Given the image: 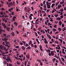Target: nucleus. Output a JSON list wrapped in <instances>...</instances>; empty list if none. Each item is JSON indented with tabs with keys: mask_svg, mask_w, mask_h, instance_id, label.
I'll use <instances>...</instances> for the list:
<instances>
[{
	"mask_svg": "<svg viewBox=\"0 0 66 66\" xmlns=\"http://www.w3.org/2000/svg\"><path fill=\"white\" fill-rule=\"evenodd\" d=\"M6 4L7 5H8V7H10L11 5H13V2H11L9 3L8 2H7L6 3Z\"/></svg>",
	"mask_w": 66,
	"mask_h": 66,
	"instance_id": "nucleus-1",
	"label": "nucleus"
},
{
	"mask_svg": "<svg viewBox=\"0 0 66 66\" xmlns=\"http://www.w3.org/2000/svg\"><path fill=\"white\" fill-rule=\"evenodd\" d=\"M51 54H50V55L49 56H50L51 55H52V56H53L54 55V53H53V51H51Z\"/></svg>",
	"mask_w": 66,
	"mask_h": 66,
	"instance_id": "nucleus-2",
	"label": "nucleus"
},
{
	"mask_svg": "<svg viewBox=\"0 0 66 66\" xmlns=\"http://www.w3.org/2000/svg\"><path fill=\"white\" fill-rule=\"evenodd\" d=\"M47 9H50L51 7L50 5L49 4H47Z\"/></svg>",
	"mask_w": 66,
	"mask_h": 66,
	"instance_id": "nucleus-3",
	"label": "nucleus"
},
{
	"mask_svg": "<svg viewBox=\"0 0 66 66\" xmlns=\"http://www.w3.org/2000/svg\"><path fill=\"white\" fill-rule=\"evenodd\" d=\"M3 46L2 45H0V49H1V50H3Z\"/></svg>",
	"mask_w": 66,
	"mask_h": 66,
	"instance_id": "nucleus-4",
	"label": "nucleus"
},
{
	"mask_svg": "<svg viewBox=\"0 0 66 66\" xmlns=\"http://www.w3.org/2000/svg\"><path fill=\"white\" fill-rule=\"evenodd\" d=\"M6 29L8 31H9V32L10 31V30L11 29V28H10L7 27L6 28Z\"/></svg>",
	"mask_w": 66,
	"mask_h": 66,
	"instance_id": "nucleus-5",
	"label": "nucleus"
},
{
	"mask_svg": "<svg viewBox=\"0 0 66 66\" xmlns=\"http://www.w3.org/2000/svg\"><path fill=\"white\" fill-rule=\"evenodd\" d=\"M7 63L6 61L5 60H4L3 62V64H4V65H6Z\"/></svg>",
	"mask_w": 66,
	"mask_h": 66,
	"instance_id": "nucleus-6",
	"label": "nucleus"
},
{
	"mask_svg": "<svg viewBox=\"0 0 66 66\" xmlns=\"http://www.w3.org/2000/svg\"><path fill=\"white\" fill-rule=\"evenodd\" d=\"M57 7H58V10H59V9H60V8H61V7H62V5H58L57 6Z\"/></svg>",
	"mask_w": 66,
	"mask_h": 66,
	"instance_id": "nucleus-7",
	"label": "nucleus"
},
{
	"mask_svg": "<svg viewBox=\"0 0 66 66\" xmlns=\"http://www.w3.org/2000/svg\"><path fill=\"white\" fill-rule=\"evenodd\" d=\"M21 49L22 50L24 51V50H25V47L24 46H22L21 47Z\"/></svg>",
	"mask_w": 66,
	"mask_h": 66,
	"instance_id": "nucleus-8",
	"label": "nucleus"
},
{
	"mask_svg": "<svg viewBox=\"0 0 66 66\" xmlns=\"http://www.w3.org/2000/svg\"><path fill=\"white\" fill-rule=\"evenodd\" d=\"M61 20V18L59 17H58L57 19H56L57 20H58V21H59V20Z\"/></svg>",
	"mask_w": 66,
	"mask_h": 66,
	"instance_id": "nucleus-9",
	"label": "nucleus"
},
{
	"mask_svg": "<svg viewBox=\"0 0 66 66\" xmlns=\"http://www.w3.org/2000/svg\"><path fill=\"white\" fill-rule=\"evenodd\" d=\"M18 23H17L16 22H14V24H15V26H17V24H18Z\"/></svg>",
	"mask_w": 66,
	"mask_h": 66,
	"instance_id": "nucleus-10",
	"label": "nucleus"
},
{
	"mask_svg": "<svg viewBox=\"0 0 66 66\" xmlns=\"http://www.w3.org/2000/svg\"><path fill=\"white\" fill-rule=\"evenodd\" d=\"M61 59L62 60V61H63V62H64L65 61V59L63 58V57H62L61 58Z\"/></svg>",
	"mask_w": 66,
	"mask_h": 66,
	"instance_id": "nucleus-11",
	"label": "nucleus"
},
{
	"mask_svg": "<svg viewBox=\"0 0 66 66\" xmlns=\"http://www.w3.org/2000/svg\"><path fill=\"white\" fill-rule=\"evenodd\" d=\"M44 8V9H47V7H46V5L45 4L44 5H43Z\"/></svg>",
	"mask_w": 66,
	"mask_h": 66,
	"instance_id": "nucleus-12",
	"label": "nucleus"
},
{
	"mask_svg": "<svg viewBox=\"0 0 66 66\" xmlns=\"http://www.w3.org/2000/svg\"><path fill=\"white\" fill-rule=\"evenodd\" d=\"M59 25H60V26H61V24H62V22H61V21H59Z\"/></svg>",
	"mask_w": 66,
	"mask_h": 66,
	"instance_id": "nucleus-13",
	"label": "nucleus"
},
{
	"mask_svg": "<svg viewBox=\"0 0 66 66\" xmlns=\"http://www.w3.org/2000/svg\"><path fill=\"white\" fill-rule=\"evenodd\" d=\"M54 42L55 44H59V42H57V40H56V41L54 40Z\"/></svg>",
	"mask_w": 66,
	"mask_h": 66,
	"instance_id": "nucleus-14",
	"label": "nucleus"
},
{
	"mask_svg": "<svg viewBox=\"0 0 66 66\" xmlns=\"http://www.w3.org/2000/svg\"><path fill=\"white\" fill-rule=\"evenodd\" d=\"M57 30H56V29H54V28H53V32H55V31H56Z\"/></svg>",
	"mask_w": 66,
	"mask_h": 66,
	"instance_id": "nucleus-15",
	"label": "nucleus"
},
{
	"mask_svg": "<svg viewBox=\"0 0 66 66\" xmlns=\"http://www.w3.org/2000/svg\"><path fill=\"white\" fill-rule=\"evenodd\" d=\"M29 18L30 20H31V19H32V16H31L29 15Z\"/></svg>",
	"mask_w": 66,
	"mask_h": 66,
	"instance_id": "nucleus-16",
	"label": "nucleus"
},
{
	"mask_svg": "<svg viewBox=\"0 0 66 66\" xmlns=\"http://www.w3.org/2000/svg\"><path fill=\"white\" fill-rule=\"evenodd\" d=\"M11 34H12V36H14L15 35V34H14V32H12V33H11Z\"/></svg>",
	"mask_w": 66,
	"mask_h": 66,
	"instance_id": "nucleus-17",
	"label": "nucleus"
},
{
	"mask_svg": "<svg viewBox=\"0 0 66 66\" xmlns=\"http://www.w3.org/2000/svg\"><path fill=\"white\" fill-rule=\"evenodd\" d=\"M44 43L45 44H48V42L47 40H44Z\"/></svg>",
	"mask_w": 66,
	"mask_h": 66,
	"instance_id": "nucleus-18",
	"label": "nucleus"
},
{
	"mask_svg": "<svg viewBox=\"0 0 66 66\" xmlns=\"http://www.w3.org/2000/svg\"><path fill=\"white\" fill-rule=\"evenodd\" d=\"M59 40H60V42H61V43H63V40L61 39H59Z\"/></svg>",
	"mask_w": 66,
	"mask_h": 66,
	"instance_id": "nucleus-19",
	"label": "nucleus"
},
{
	"mask_svg": "<svg viewBox=\"0 0 66 66\" xmlns=\"http://www.w3.org/2000/svg\"><path fill=\"white\" fill-rule=\"evenodd\" d=\"M48 52H49V56L50 55V52L51 51V50H50L48 49Z\"/></svg>",
	"mask_w": 66,
	"mask_h": 66,
	"instance_id": "nucleus-20",
	"label": "nucleus"
},
{
	"mask_svg": "<svg viewBox=\"0 0 66 66\" xmlns=\"http://www.w3.org/2000/svg\"><path fill=\"white\" fill-rule=\"evenodd\" d=\"M31 48V47L29 46L28 47H27V48H26V49H30Z\"/></svg>",
	"mask_w": 66,
	"mask_h": 66,
	"instance_id": "nucleus-21",
	"label": "nucleus"
},
{
	"mask_svg": "<svg viewBox=\"0 0 66 66\" xmlns=\"http://www.w3.org/2000/svg\"><path fill=\"white\" fill-rule=\"evenodd\" d=\"M55 5V4L54 3H53L52 4V5H51V7L52 8L53 6H54V5Z\"/></svg>",
	"mask_w": 66,
	"mask_h": 66,
	"instance_id": "nucleus-22",
	"label": "nucleus"
},
{
	"mask_svg": "<svg viewBox=\"0 0 66 66\" xmlns=\"http://www.w3.org/2000/svg\"><path fill=\"white\" fill-rule=\"evenodd\" d=\"M56 60V59L55 58H54L53 59H52V61L53 62H55V60Z\"/></svg>",
	"mask_w": 66,
	"mask_h": 66,
	"instance_id": "nucleus-23",
	"label": "nucleus"
},
{
	"mask_svg": "<svg viewBox=\"0 0 66 66\" xmlns=\"http://www.w3.org/2000/svg\"><path fill=\"white\" fill-rule=\"evenodd\" d=\"M58 30H59V32H60L62 30V29L61 28H58Z\"/></svg>",
	"mask_w": 66,
	"mask_h": 66,
	"instance_id": "nucleus-24",
	"label": "nucleus"
},
{
	"mask_svg": "<svg viewBox=\"0 0 66 66\" xmlns=\"http://www.w3.org/2000/svg\"><path fill=\"white\" fill-rule=\"evenodd\" d=\"M35 35H36V37H37L38 35H37V33L36 32H35Z\"/></svg>",
	"mask_w": 66,
	"mask_h": 66,
	"instance_id": "nucleus-25",
	"label": "nucleus"
},
{
	"mask_svg": "<svg viewBox=\"0 0 66 66\" xmlns=\"http://www.w3.org/2000/svg\"><path fill=\"white\" fill-rule=\"evenodd\" d=\"M57 47H58L59 48V49H61V47H60V45H57Z\"/></svg>",
	"mask_w": 66,
	"mask_h": 66,
	"instance_id": "nucleus-26",
	"label": "nucleus"
},
{
	"mask_svg": "<svg viewBox=\"0 0 66 66\" xmlns=\"http://www.w3.org/2000/svg\"><path fill=\"white\" fill-rule=\"evenodd\" d=\"M65 30H66V28L65 27H64V28H63L62 29V31H64Z\"/></svg>",
	"mask_w": 66,
	"mask_h": 66,
	"instance_id": "nucleus-27",
	"label": "nucleus"
},
{
	"mask_svg": "<svg viewBox=\"0 0 66 66\" xmlns=\"http://www.w3.org/2000/svg\"><path fill=\"white\" fill-rule=\"evenodd\" d=\"M48 37V38L50 39H51V38H52V37H51V36H50V35H49V36Z\"/></svg>",
	"mask_w": 66,
	"mask_h": 66,
	"instance_id": "nucleus-28",
	"label": "nucleus"
},
{
	"mask_svg": "<svg viewBox=\"0 0 66 66\" xmlns=\"http://www.w3.org/2000/svg\"><path fill=\"white\" fill-rule=\"evenodd\" d=\"M23 36L24 37H26L27 36V34L26 33L24 35H23Z\"/></svg>",
	"mask_w": 66,
	"mask_h": 66,
	"instance_id": "nucleus-29",
	"label": "nucleus"
},
{
	"mask_svg": "<svg viewBox=\"0 0 66 66\" xmlns=\"http://www.w3.org/2000/svg\"><path fill=\"white\" fill-rule=\"evenodd\" d=\"M16 63L18 65H20V62H19L18 61H17Z\"/></svg>",
	"mask_w": 66,
	"mask_h": 66,
	"instance_id": "nucleus-30",
	"label": "nucleus"
},
{
	"mask_svg": "<svg viewBox=\"0 0 66 66\" xmlns=\"http://www.w3.org/2000/svg\"><path fill=\"white\" fill-rule=\"evenodd\" d=\"M22 43H23V44H26V42L24 41H22Z\"/></svg>",
	"mask_w": 66,
	"mask_h": 66,
	"instance_id": "nucleus-31",
	"label": "nucleus"
},
{
	"mask_svg": "<svg viewBox=\"0 0 66 66\" xmlns=\"http://www.w3.org/2000/svg\"><path fill=\"white\" fill-rule=\"evenodd\" d=\"M32 44V42H31V41H30L28 43V44L29 45H31V44Z\"/></svg>",
	"mask_w": 66,
	"mask_h": 66,
	"instance_id": "nucleus-32",
	"label": "nucleus"
},
{
	"mask_svg": "<svg viewBox=\"0 0 66 66\" xmlns=\"http://www.w3.org/2000/svg\"><path fill=\"white\" fill-rule=\"evenodd\" d=\"M35 51L36 52H37V53H39V52L38 51V50L37 49H36L35 50Z\"/></svg>",
	"mask_w": 66,
	"mask_h": 66,
	"instance_id": "nucleus-33",
	"label": "nucleus"
},
{
	"mask_svg": "<svg viewBox=\"0 0 66 66\" xmlns=\"http://www.w3.org/2000/svg\"><path fill=\"white\" fill-rule=\"evenodd\" d=\"M48 26H51L52 25V24L50 23H48Z\"/></svg>",
	"mask_w": 66,
	"mask_h": 66,
	"instance_id": "nucleus-34",
	"label": "nucleus"
},
{
	"mask_svg": "<svg viewBox=\"0 0 66 66\" xmlns=\"http://www.w3.org/2000/svg\"><path fill=\"white\" fill-rule=\"evenodd\" d=\"M31 47L32 48V47H34V45L33 44H32L31 45Z\"/></svg>",
	"mask_w": 66,
	"mask_h": 66,
	"instance_id": "nucleus-35",
	"label": "nucleus"
},
{
	"mask_svg": "<svg viewBox=\"0 0 66 66\" xmlns=\"http://www.w3.org/2000/svg\"><path fill=\"white\" fill-rule=\"evenodd\" d=\"M7 59H8L9 61L10 60H11V58L10 57H7Z\"/></svg>",
	"mask_w": 66,
	"mask_h": 66,
	"instance_id": "nucleus-36",
	"label": "nucleus"
},
{
	"mask_svg": "<svg viewBox=\"0 0 66 66\" xmlns=\"http://www.w3.org/2000/svg\"><path fill=\"white\" fill-rule=\"evenodd\" d=\"M0 14L1 15H3V12H1L0 13Z\"/></svg>",
	"mask_w": 66,
	"mask_h": 66,
	"instance_id": "nucleus-37",
	"label": "nucleus"
},
{
	"mask_svg": "<svg viewBox=\"0 0 66 66\" xmlns=\"http://www.w3.org/2000/svg\"><path fill=\"white\" fill-rule=\"evenodd\" d=\"M7 38H4V40L5 41H6H6H7Z\"/></svg>",
	"mask_w": 66,
	"mask_h": 66,
	"instance_id": "nucleus-38",
	"label": "nucleus"
},
{
	"mask_svg": "<svg viewBox=\"0 0 66 66\" xmlns=\"http://www.w3.org/2000/svg\"><path fill=\"white\" fill-rule=\"evenodd\" d=\"M28 34L29 36H30V32H27V35H28Z\"/></svg>",
	"mask_w": 66,
	"mask_h": 66,
	"instance_id": "nucleus-39",
	"label": "nucleus"
},
{
	"mask_svg": "<svg viewBox=\"0 0 66 66\" xmlns=\"http://www.w3.org/2000/svg\"><path fill=\"white\" fill-rule=\"evenodd\" d=\"M0 2L2 4H4V2H3L2 1H0Z\"/></svg>",
	"mask_w": 66,
	"mask_h": 66,
	"instance_id": "nucleus-40",
	"label": "nucleus"
},
{
	"mask_svg": "<svg viewBox=\"0 0 66 66\" xmlns=\"http://www.w3.org/2000/svg\"><path fill=\"white\" fill-rule=\"evenodd\" d=\"M0 34H2V29H0Z\"/></svg>",
	"mask_w": 66,
	"mask_h": 66,
	"instance_id": "nucleus-41",
	"label": "nucleus"
},
{
	"mask_svg": "<svg viewBox=\"0 0 66 66\" xmlns=\"http://www.w3.org/2000/svg\"><path fill=\"white\" fill-rule=\"evenodd\" d=\"M37 24H38V22H37L35 23V25H37Z\"/></svg>",
	"mask_w": 66,
	"mask_h": 66,
	"instance_id": "nucleus-42",
	"label": "nucleus"
},
{
	"mask_svg": "<svg viewBox=\"0 0 66 66\" xmlns=\"http://www.w3.org/2000/svg\"><path fill=\"white\" fill-rule=\"evenodd\" d=\"M40 65H41V66H42V65H43V63L41 62L40 63Z\"/></svg>",
	"mask_w": 66,
	"mask_h": 66,
	"instance_id": "nucleus-43",
	"label": "nucleus"
},
{
	"mask_svg": "<svg viewBox=\"0 0 66 66\" xmlns=\"http://www.w3.org/2000/svg\"><path fill=\"white\" fill-rule=\"evenodd\" d=\"M27 65V61L25 62V66H26Z\"/></svg>",
	"mask_w": 66,
	"mask_h": 66,
	"instance_id": "nucleus-44",
	"label": "nucleus"
},
{
	"mask_svg": "<svg viewBox=\"0 0 66 66\" xmlns=\"http://www.w3.org/2000/svg\"><path fill=\"white\" fill-rule=\"evenodd\" d=\"M62 28H64V24H62Z\"/></svg>",
	"mask_w": 66,
	"mask_h": 66,
	"instance_id": "nucleus-45",
	"label": "nucleus"
},
{
	"mask_svg": "<svg viewBox=\"0 0 66 66\" xmlns=\"http://www.w3.org/2000/svg\"><path fill=\"white\" fill-rule=\"evenodd\" d=\"M29 46V44H28L26 43V47H28V46Z\"/></svg>",
	"mask_w": 66,
	"mask_h": 66,
	"instance_id": "nucleus-46",
	"label": "nucleus"
},
{
	"mask_svg": "<svg viewBox=\"0 0 66 66\" xmlns=\"http://www.w3.org/2000/svg\"><path fill=\"white\" fill-rule=\"evenodd\" d=\"M5 43H6V44H9V42H8L7 41H5Z\"/></svg>",
	"mask_w": 66,
	"mask_h": 66,
	"instance_id": "nucleus-47",
	"label": "nucleus"
},
{
	"mask_svg": "<svg viewBox=\"0 0 66 66\" xmlns=\"http://www.w3.org/2000/svg\"><path fill=\"white\" fill-rule=\"evenodd\" d=\"M2 32H5V30L2 29Z\"/></svg>",
	"mask_w": 66,
	"mask_h": 66,
	"instance_id": "nucleus-48",
	"label": "nucleus"
},
{
	"mask_svg": "<svg viewBox=\"0 0 66 66\" xmlns=\"http://www.w3.org/2000/svg\"><path fill=\"white\" fill-rule=\"evenodd\" d=\"M3 35L4 37V36H6V34H3Z\"/></svg>",
	"mask_w": 66,
	"mask_h": 66,
	"instance_id": "nucleus-49",
	"label": "nucleus"
},
{
	"mask_svg": "<svg viewBox=\"0 0 66 66\" xmlns=\"http://www.w3.org/2000/svg\"><path fill=\"white\" fill-rule=\"evenodd\" d=\"M57 15H58V14L57 15L54 14V16H55V17H57Z\"/></svg>",
	"mask_w": 66,
	"mask_h": 66,
	"instance_id": "nucleus-50",
	"label": "nucleus"
},
{
	"mask_svg": "<svg viewBox=\"0 0 66 66\" xmlns=\"http://www.w3.org/2000/svg\"><path fill=\"white\" fill-rule=\"evenodd\" d=\"M5 18H3L2 19V21H4V20H5Z\"/></svg>",
	"mask_w": 66,
	"mask_h": 66,
	"instance_id": "nucleus-51",
	"label": "nucleus"
},
{
	"mask_svg": "<svg viewBox=\"0 0 66 66\" xmlns=\"http://www.w3.org/2000/svg\"><path fill=\"white\" fill-rule=\"evenodd\" d=\"M54 23H56V24H57V23H58V21H55L54 22Z\"/></svg>",
	"mask_w": 66,
	"mask_h": 66,
	"instance_id": "nucleus-52",
	"label": "nucleus"
},
{
	"mask_svg": "<svg viewBox=\"0 0 66 66\" xmlns=\"http://www.w3.org/2000/svg\"><path fill=\"white\" fill-rule=\"evenodd\" d=\"M3 27L4 28H6V26L5 25L4 26H3Z\"/></svg>",
	"mask_w": 66,
	"mask_h": 66,
	"instance_id": "nucleus-53",
	"label": "nucleus"
},
{
	"mask_svg": "<svg viewBox=\"0 0 66 66\" xmlns=\"http://www.w3.org/2000/svg\"><path fill=\"white\" fill-rule=\"evenodd\" d=\"M33 30H34V32L36 31V30L35 28H33Z\"/></svg>",
	"mask_w": 66,
	"mask_h": 66,
	"instance_id": "nucleus-54",
	"label": "nucleus"
},
{
	"mask_svg": "<svg viewBox=\"0 0 66 66\" xmlns=\"http://www.w3.org/2000/svg\"><path fill=\"white\" fill-rule=\"evenodd\" d=\"M4 22L5 23H6L7 22V21L5 19L4 21Z\"/></svg>",
	"mask_w": 66,
	"mask_h": 66,
	"instance_id": "nucleus-55",
	"label": "nucleus"
},
{
	"mask_svg": "<svg viewBox=\"0 0 66 66\" xmlns=\"http://www.w3.org/2000/svg\"><path fill=\"white\" fill-rule=\"evenodd\" d=\"M59 48L58 47H56V49H59V50H60V49H59Z\"/></svg>",
	"mask_w": 66,
	"mask_h": 66,
	"instance_id": "nucleus-56",
	"label": "nucleus"
},
{
	"mask_svg": "<svg viewBox=\"0 0 66 66\" xmlns=\"http://www.w3.org/2000/svg\"><path fill=\"white\" fill-rule=\"evenodd\" d=\"M4 16H5L4 14H3L2 15L1 17H2V18H3L4 17Z\"/></svg>",
	"mask_w": 66,
	"mask_h": 66,
	"instance_id": "nucleus-57",
	"label": "nucleus"
},
{
	"mask_svg": "<svg viewBox=\"0 0 66 66\" xmlns=\"http://www.w3.org/2000/svg\"><path fill=\"white\" fill-rule=\"evenodd\" d=\"M20 44L22 46V45H23V43L22 42H20Z\"/></svg>",
	"mask_w": 66,
	"mask_h": 66,
	"instance_id": "nucleus-58",
	"label": "nucleus"
},
{
	"mask_svg": "<svg viewBox=\"0 0 66 66\" xmlns=\"http://www.w3.org/2000/svg\"><path fill=\"white\" fill-rule=\"evenodd\" d=\"M45 60V61H46V62H48V60L46 59L45 58L44 59Z\"/></svg>",
	"mask_w": 66,
	"mask_h": 66,
	"instance_id": "nucleus-59",
	"label": "nucleus"
},
{
	"mask_svg": "<svg viewBox=\"0 0 66 66\" xmlns=\"http://www.w3.org/2000/svg\"><path fill=\"white\" fill-rule=\"evenodd\" d=\"M11 14L12 15H14V12L12 11L11 12Z\"/></svg>",
	"mask_w": 66,
	"mask_h": 66,
	"instance_id": "nucleus-60",
	"label": "nucleus"
},
{
	"mask_svg": "<svg viewBox=\"0 0 66 66\" xmlns=\"http://www.w3.org/2000/svg\"><path fill=\"white\" fill-rule=\"evenodd\" d=\"M56 26H57L55 24L54 26V27L55 28H56Z\"/></svg>",
	"mask_w": 66,
	"mask_h": 66,
	"instance_id": "nucleus-61",
	"label": "nucleus"
},
{
	"mask_svg": "<svg viewBox=\"0 0 66 66\" xmlns=\"http://www.w3.org/2000/svg\"><path fill=\"white\" fill-rule=\"evenodd\" d=\"M9 16H8V15H6L5 16V18H6V17H8Z\"/></svg>",
	"mask_w": 66,
	"mask_h": 66,
	"instance_id": "nucleus-62",
	"label": "nucleus"
},
{
	"mask_svg": "<svg viewBox=\"0 0 66 66\" xmlns=\"http://www.w3.org/2000/svg\"><path fill=\"white\" fill-rule=\"evenodd\" d=\"M37 47V46H36V45H34V48H35V49Z\"/></svg>",
	"mask_w": 66,
	"mask_h": 66,
	"instance_id": "nucleus-63",
	"label": "nucleus"
},
{
	"mask_svg": "<svg viewBox=\"0 0 66 66\" xmlns=\"http://www.w3.org/2000/svg\"><path fill=\"white\" fill-rule=\"evenodd\" d=\"M9 66H12V64L11 63L9 64Z\"/></svg>",
	"mask_w": 66,
	"mask_h": 66,
	"instance_id": "nucleus-64",
	"label": "nucleus"
}]
</instances>
